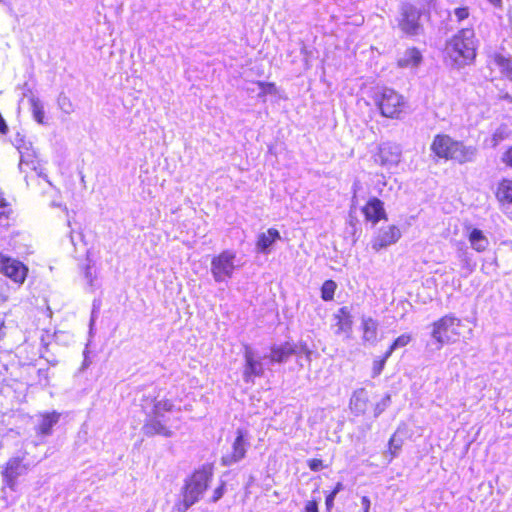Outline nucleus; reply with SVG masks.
<instances>
[{"mask_svg": "<svg viewBox=\"0 0 512 512\" xmlns=\"http://www.w3.org/2000/svg\"><path fill=\"white\" fill-rule=\"evenodd\" d=\"M366 220L376 224L379 220L386 217L382 201L378 198H371L367 204L362 208Z\"/></svg>", "mask_w": 512, "mask_h": 512, "instance_id": "obj_15", "label": "nucleus"}, {"mask_svg": "<svg viewBox=\"0 0 512 512\" xmlns=\"http://www.w3.org/2000/svg\"><path fill=\"white\" fill-rule=\"evenodd\" d=\"M28 469L22 457L10 458L4 465L1 472L5 485L11 489L16 488V479Z\"/></svg>", "mask_w": 512, "mask_h": 512, "instance_id": "obj_8", "label": "nucleus"}, {"mask_svg": "<svg viewBox=\"0 0 512 512\" xmlns=\"http://www.w3.org/2000/svg\"><path fill=\"white\" fill-rule=\"evenodd\" d=\"M475 33L465 28L449 39L445 46V59L455 68H462L473 62L476 57Z\"/></svg>", "mask_w": 512, "mask_h": 512, "instance_id": "obj_1", "label": "nucleus"}, {"mask_svg": "<svg viewBox=\"0 0 512 512\" xmlns=\"http://www.w3.org/2000/svg\"><path fill=\"white\" fill-rule=\"evenodd\" d=\"M61 414L57 411L44 412L39 414V423L35 427L38 436H49L53 427L59 422Z\"/></svg>", "mask_w": 512, "mask_h": 512, "instance_id": "obj_13", "label": "nucleus"}, {"mask_svg": "<svg viewBox=\"0 0 512 512\" xmlns=\"http://www.w3.org/2000/svg\"><path fill=\"white\" fill-rule=\"evenodd\" d=\"M403 445L402 439L398 438L396 434H393L388 442V451L389 455L388 461H392L399 453Z\"/></svg>", "mask_w": 512, "mask_h": 512, "instance_id": "obj_29", "label": "nucleus"}, {"mask_svg": "<svg viewBox=\"0 0 512 512\" xmlns=\"http://www.w3.org/2000/svg\"><path fill=\"white\" fill-rule=\"evenodd\" d=\"M343 484L341 482H338L336 486L334 487L332 493L337 495L341 490H343Z\"/></svg>", "mask_w": 512, "mask_h": 512, "instance_id": "obj_46", "label": "nucleus"}, {"mask_svg": "<svg viewBox=\"0 0 512 512\" xmlns=\"http://www.w3.org/2000/svg\"><path fill=\"white\" fill-rule=\"evenodd\" d=\"M468 241L476 252H484L489 247V240L483 231L477 228H469Z\"/></svg>", "mask_w": 512, "mask_h": 512, "instance_id": "obj_18", "label": "nucleus"}, {"mask_svg": "<svg viewBox=\"0 0 512 512\" xmlns=\"http://www.w3.org/2000/svg\"><path fill=\"white\" fill-rule=\"evenodd\" d=\"M212 272L217 281H221L224 275V266L221 257H217L212 262Z\"/></svg>", "mask_w": 512, "mask_h": 512, "instance_id": "obj_33", "label": "nucleus"}, {"mask_svg": "<svg viewBox=\"0 0 512 512\" xmlns=\"http://www.w3.org/2000/svg\"><path fill=\"white\" fill-rule=\"evenodd\" d=\"M362 504H366V507L364 509V512H369V509H370V500L368 499V497L366 496H363L362 497Z\"/></svg>", "mask_w": 512, "mask_h": 512, "instance_id": "obj_44", "label": "nucleus"}, {"mask_svg": "<svg viewBox=\"0 0 512 512\" xmlns=\"http://www.w3.org/2000/svg\"><path fill=\"white\" fill-rule=\"evenodd\" d=\"M457 257L462 269H464L468 274L474 270L476 264L473 262L472 256L468 252L467 248H459L457 251Z\"/></svg>", "mask_w": 512, "mask_h": 512, "instance_id": "obj_28", "label": "nucleus"}, {"mask_svg": "<svg viewBox=\"0 0 512 512\" xmlns=\"http://www.w3.org/2000/svg\"><path fill=\"white\" fill-rule=\"evenodd\" d=\"M375 162L381 166L391 169L396 167L401 159V150L398 146L385 143L380 145L378 153L374 157Z\"/></svg>", "mask_w": 512, "mask_h": 512, "instance_id": "obj_10", "label": "nucleus"}, {"mask_svg": "<svg viewBox=\"0 0 512 512\" xmlns=\"http://www.w3.org/2000/svg\"><path fill=\"white\" fill-rule=\"evenodd\" d=\"M454 14L458 21H462L469 16V11L466 7L456 8Z\"/></svg>", "mask_w": 512, "mask_h": 512, "instance_id": "obj_38", "label": "nucleus"}, {"mask_svg": "<svg viewBox=\"0 0 512 512\" xmlns=\"http://www.w3.org/2000/svg\"><path fill=\"white\" fill-rule=\"evenodd\" d=\"M368 406V394L365 389L356 390L350 399V409L355 415H363Z\"/></svg>", "mask_w": 512, "mask_h": 512, "instance_id": "obj_19", "label": "nucleus"}, {"mask_svg": "<svg viewBox=\"0 0 512 512\" xmlns=\"http://www.w3.org/2000/svg\"><path fill=\"white\" fill-rule=\"evenodd\" d=\"M381 114L388 118H397L405 107L402 95L392 89H384L377 99Z\"/></svg>", "mask_w": 512, "mask_h": 512, "instance_id": "obj_6", "label": "nucleus"}, {"mask_svg": "<svg viewBox=\"0 0 512 512\" xmlns=\"http://www.w3.org/2000/svg\"><path fill=\"white\" fill-rule=\"evenodd\" d=\"M221 490H222V486L218 487L215 490L214 495H213V497L211 499L213 502H215V501H217L218 499L221 498V496H222V491Z\"/></svg>", "mask_w": 512, "mask_h": 512, "instance_id": "obj_42", "label": "nucleus"}, {"mask_svg": "<svg viewBox=\"0 0 512 512\" xmlns=\"http://www.w3.org/2000/svg\"><path fill=\"white\" fill-rule=\"evenodd\" d=\"M422 61V55L419 50L411 48L405 51V53L399 58L398 65L402 68H415L420 65Z\"/></svg>", "mask_w": 512, "mask_h": 512, "instance_id": "obj_22", "label": "nucleus"}, {"mask_svg": "<svg viewBox=\"0 0 512 512\" xmlns=\"http://www.w3.org/2000/svg\"><path fill=\"white\" fill-rule=\"evenodd\" d=\"M362 329L363 341L374 344L377 340L378 323L372 318H364L362 320Z\"/></svg>", "mask_w": 512, "mask_h": 512, "instance_id": "obj_24", "label": "nucleus"}, {"mask_svg": "<svg viewBox=\"0 0 512 512\" xmlns=\"http://www.w3.org/2000/svg\"><path fill=\"white\" fill-rule=\"evenodd\" d=\"M400 237V229L395 225H389L379 230L378 234L372 240V248L378 252L383 248L395 244Z\"/></svg>", "mask_w": 512, "mask_h": 512, "instance_id": "obj_11", "label": "nucleus"}, {"mask_svg": "<svg viewBox=\"0 0 512 512\" xmlns=\"http://www.w3.org/2000/svg\"><path fill=\"white\" fill-rule=\"evenodd\" d=\"M496 198L508 213L512 210V180L503 179L499 182Z\"/></svg>", "mask_w": 512, "mask_h": 512, "instance_id": "obj_16", "label": "nucleus"}, {"mask_svg": "<svg viewBox=\"0 0 512 512\" xmlns=\"http://www.w3.org/2000/svg\"><path fill=\"white\" fill-rule=\"evenodd\" d=\"M27 161L24 158H21L20 165H27Z\"/></svg>", "mask_w": 512, "mask_h": 512, "instance_id": "obj_50", "label": "nucleus"}, {"mask_svg": "<svg viewBox=\"0 0 512 512\" xmlns=\"http://www.w3.org/2000/svg\"><path fill=\"white\" fill-rule=\"evenodd\" d=\"M6 378L4 375L0 373V394L3 392L4 387L6 386Z\"/></svg>", "mask_w": 512, "mask_h": 512, "instance_id": "obj_45", "label": "nucleus"}, {"mask_svg": "<svg viewBox=\"0 0 512 512\" xmlns=\"http://www.w3.org/2000/svg\"><path fill=\"white\" fill-rule=\"evenodd\" d=\"M256 355L252 350L246 348L245 350V366L243 370V377L246 382H254L256 377H261L264 374L263 359Z\"/></svg>", "mask_w": 512, "mask_h": 512, "instance_id": "obj_9", "label": "nucleus"}, {"mask_svg": "<svg viewBox=\"0 0 512 512\" xmlns=\"http://www.w3.org/2000/svg\"><path fill=\"white\" fill-rule=\"evenodd\" d=\"M335 494H333L332 492L326 497V506L328 508L332 507L333 505V501L335 499Z\"/></svg>", "mask_w": 512, "mask_h": 512, "instance_id": "obj_43", "label": "nucleus"}, {"mask_svg": "<svg viewBox=\"0 0 512 512\" xmlns=\"http://www.w3.org/2000/svg\"><path fill=\"white\" fill-rule=\"evenodd\" d=\"M432 151L440 158L455 160L459 163L471 162L477 154L474 146H465L447 135H437L431 145Z\"/></svg>", "mask_w": 512, "mask_h": 512, "instance_id": "obj_3", "label": "nucleus"}, {"mask_svg": "<svg viewBox=\"0 0 512 512\" xmlns=\"http://www.w3.org/2000/svg\"><path fill=\"white\" fill-rule=\"evenodd\" d=\"M511 135V129L506 124L498 126L490 139L491 147L498 146L502 141L508 139Z\"/></svg>", "mask_w": 512, "mask_h": 512, "instance_id": "obj_26", "label": "nucleus"}, {"mask_svg": "<svg viewBox=\"0 0 512 512\" xmlns=\"http://www.w3.org/2000/svg\"><path fill=\"white\" fill-rule=\"evenodd\" d=\"M336 289V284L332 280L325 281L321 288L322 298L325 301H329L333 299L334 292Z\"/></svg>", "mask_w": 512, "mask_h": 512, "instance_id": "obj_32", "label": "nucleus"}, {"mask_svg": "<svg viewBox=\"0 0 512 512\" xmlns=\"http://www.w3.org/2000/svg\"><path fill=\"white\" fill-rule=\"evenodd\" d=\"M200 497V494L188 487L185 483L181 492V498L175 502V509L179 512H185L195 504Z\"/></svg>", "mask_w": 512, "mask_h": 512, "instance_id": "obj_17", "label": "nucleus"}, {"mask_svg": "<svg viewBox=\"0 0 512 512\" xmlns=\"http://www.w3.org/2000/svg\"><path fill=\"white\" fill-rule=\"evenodd\" d=\"M293 354H296L294 345L286 342L280 346H274L271 348L269 360L271 363H281L286 361Z\"/></svg>", "mask_w": 512, "mask_h": 512, "instance_id": "obj_20", "label": "nucleus"}, {"mask_svg": "<svg viewBox=\"0 0 512 512\" xmlns=\"http://www.w3.org/2000/svg\"><path fill=\"white\" fill-rule=\"evenodd\" d=\"M387 359H385V356L383 357L382 360L380 361H376L374 363V367H373V371H374V376H377L381 373L384 365H385V362H386Z\"/></svg>", "mask_w": 512, "mask_h": 512, "instance_id": "obj_39", "label": "nucleus"}, {"mask_svg": "<svg viewBox=\"0 0 512 512\" xmlns=\"http://www.w3.org/2000/svg\"><path fill=\"white\" fill-rule=\"evenodd\" d=\"M306 512H318L317 503L314 501H308L305 505Z\"/></svg>", "mask_w": 512, "mask_h": 512, "instance_id": "obj_41", "label": "nucleus"}, {"mask_svg": "<svg viewBox=\"0 0 512 512\" xmlns=\"http://www.w3.org/2000/svg\"><path fill=\"white\" fill-rule=\"evenodd\" d=\"M4 327H5V322L3 320L0 319V341L4 338L5 336V333H4Z\"/></svg>", "mask_w": 512, "mask_h": 512, "instance_id": "obj_47", "label": "nucleus"}, {"mask_svg": "<svg viewBox=\"0 0 512 512\" xmlns=\"http://www.w3.org/2000/svg\"><path fill=\"white\" fill-rule=\"evenodd\" d=\"M502 160L505 164L512 166V147L504 153Z\"/></svg>", "mask_w": 512, "mask_h": 512, "instance_id": "obj_40", "label": "nucleus"}, {"mask_svg": "<svg viewBox=\"0 0 512 512\" xmlns=\"http://www.w3.org/2000/svg\"><path fill=\"white\" fill-rule=\"evenodd\" d=\"M29 103L31 106V112L33 115V118L38 124L45 125V113H44V107L41 101L37 98H30Z\"/></svg>", "mask_w": 512, "mask_h": 512, "instance_id": "obj_27", "label": "nucleus"}, {"mask_svg": "<svg viewBox=\"0 0 512 512\" xmlns=\"http://www.w3.org/2000/svg\"><path fill=\"white\" fill-rule=\"evenodd\" d=\"M280 239V233L275 228H270L266 232L258 235L256 248L262 253L268 252L269 248Z\"/></svg>", "mask_w": 512, "mask_h": 512, "instance_id": "obj_21", "label": "nucleus"}, {"mask_svg": "<svg viewBox=\"0 0 512 512\" xmlns=\"http://www.w3.org/2000/svg\"><path fill=\"white\" fill-rule=\"evenodd\" d=\"M58 104L62 111L65 113H71L74 110L71 99L66 95H60L58 98Z\"/></svg>", "mask_w": 512, "mask_h": 512, "instance_id": "obj_35", "label": "nucleus"}, {"mask_svg": "<svg viewBox=\"0 0 512 512\" xmlns=\"http://www.w3.org/2000/svg\"><path fill=\"white\" fill-rule=\"evenodd\" d=\"M142 402L151 405L149 411L142 405V411L146 416L143 424L144 434L147 436L160 435L170 437L172 431L167 425L164 414L174 410L173 401L168 398L158 399L157 397L145 396L142 398Z\"/></svg>", "mask_w": 512, "mask_h": 512, "instance_id": "obj_2", "label": "nucleus"}, {"mask_svg": "<svg viewBox=\"0 0 512 512\" xmlns=\"http://www.w3.org/2000/svg\"><path fill=\"white\" fill-rule=\"evenodd\" d=\"M212 479V472L210 469L201 468L195 470L189 479L186 481V484L191 489L195 490L198 494L202 496V494L207 490L208 484Z\"/></svg>", "mask_w": 512, "mask_h": 512, "instance_id": "obj_12", "label": "nucleus"}, {"mask_svg": "<svg viewBox=\"0 0 512 512\" xmlns=\"http://www.w3.org/2000/svg\"><path fill=\"white\" fill-rule=\"evenodd\" d=\"M463 327L461 319L454 315H445L432 324L431 336L438 344V348L457 342Z\"/></svg>", "mask_w": 512, "mask_h": 512, "instance_id": "obj_4", "label": "nucleus"}, {"mask_svg": "<svg viewBox=\"0 0 512 512\" xmlns=\"http://www.w3.org/2000/svg\"><path fill=\"white\" fill-rule=\"evenodd\" d=\"M307 464L312 471H320L324 468L323 462L320 459H310Z\"/></svg>", "mask_w": 512, "mask_h": 512, "instance_id": "obj_37", "label": "nucleus"}, {"mask_svg": "<svg viewBox=\"0 0 512 512\" xmlns=\"http://www.w3.org/2000/svg\"><path fill=\"white\" fill-rule=\"evenodd\" d=\"M12 214V205L6 198L4 191L0 188V219H9Z\"/></svg>", "mask_w": 512, "mask_h": 512, "instance_id": "obj_30", "label": "nucleus"}, {"mask_svg": "<svg viewBox=\"0 0 512 512\" xmlns=\"http://www.w3.org/2000/svg\"><path fill=\"white\" fill-rule=\"evenodd\" d=\"M296 354H303L308 362H311L312 350L309 348L306 342L300 341L297 345H294Z\"/></svg>", "mask_w": 512, "mask_h": 512, "instance_id": "obj_36", "label": "nucleus"}, {"mask_svg": "<svg viewBox=\"0 0 512 512\" xmlns=\"http://www.w3.org/2000/svg\"><path fill=\"white\" fill-rule=\"evenodd\" d=\"M248 447L247 435L242 431H237V436L232 443V451L226 457V465L240 461L245 457Z\"/></svg>", "mask_w": 512, "mask_h": 512, "instance_id": "obj_14", "label": "nucleus"}, {"mask_svg": "<svg viewBox=\"0 0 512 512\" xmlns=\"http://www.w3.org/2000/svg\"><path fill=\"white\" fill-rule=\"evenodd\" d=\"M491 63L510 81H512V61L501 54H495Z\"/></svg>", "mask_w": 512, "mask_h": 512, "instance_id": "obj_25", "label": "nucleus"}, {"mask_svg": "<svg viewBox=\"0 0 512 512\" xmlns=\"http://www.w3.org/2000/svg\"><path fill=\"white\" fill-rule=\"evenodd\" d=\"M336 318L338 320L336 323V326H337L336 333L337 334L346 333L349 335L351 333V329H352V319L348 312V309L346 307L341 308L339 310L338 314L336 315Z\"/></svg>", "mask_w": 512, "mask_h": 512, "instance_id": "obj_23", "label": "nucleus"}, {"mask_svg": "<svg viewBox=\"0 0 512 512\" xmlns=\"http://www.w3.org/2000/svg\"><path fill=\"white\" fill-rule=\"evenodd\" d=\"M419 19L420 12L414 6L404 4L401 7L398 25L405 34L417 35L422 29Z\"/></svg>", "mask_w": 512, "mask_h": 512, "instance_id": "obj_7", "label": "nucleus"}, {"mask_svg": "<svg viewBox=\"0 0 512 512\" xmlns=\"http://www.w3.org/2000/svg\"><path fill=\"white\" fill-rule=\"evenodd\" d=\"M495 7H500L502 4V0H488Z\"/></svg>", "mask_w": 512, "mask_h": 512, "instance_id": "obj_48", "label": "nucleus"}, {"mask_svg": "<svg viewBox=\"0 0 512 512\" xmlns=\"http://www.w3.org/2000/svg\"><path fill=\"white\" fill-rule=\"evenodd\" d=\"M502 98L512 103V96H510L509 94H505L504 96H502Z\"/></svg>", "mask_w": 512, "mask_h": 512, "instance_id": "obj_49", "label": "nucleus"}, {"mask_svg": "<svg viewBox=\"0 0 512 512\" xmlns=\"http://www.w3.org/2000/svg\"><path fill=\"white\" fill-rule=\"evenodd\" d=\"M411 341V336L409 334H402L390 346L389 350L385 353V359H388L394 350L405 347Z\"/></svg>", "mask_w": 512, "mask_h": 512, "instance_id": "obj_31", "label": "nucleus"}, {"mask_svg": "<svg viewBox=\"0 0 512 512\" xmlns=\"http://www.w3.org/2000/svg\"><path fill=\"white\" fill-rule=\"evenodd\" d=\"M257 85L260 89L259 96H264L266 94H276L277 87L274 83L267 82H257Z\"/></svg>", "mask_w": 512, "mask_h": 512, "instance_id": "obj_34", "label": "nucleus"}, {"mask_svg": "<svg viewBox=\"0 0 512 512\" xmlns=\"http://www.w3.org/2000/svg\"><path fill=\"white\" fill-rule=\"evenodd\" d=\"M0 273L14 284L21 286L28 277L29 268L22 261L0 252Z\"/></svg>", "mask_w": 512, "mask_h": 512, "instance_id": "obj_5", "label": "nucleus"}]
</instances>
